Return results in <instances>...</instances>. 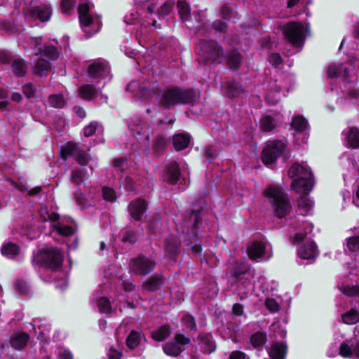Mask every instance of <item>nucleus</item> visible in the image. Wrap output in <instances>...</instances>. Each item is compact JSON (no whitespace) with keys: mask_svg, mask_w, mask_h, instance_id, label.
Masks as SVG:
<instances>
[{"mask_svg":"<svg viewBox=\"0 0 359 359\" xmlns=\"http://www.w3.org/2000/svg\"><path fill=\"white\" fill-rule=\"evenodd\" d=\"M327 75L332 79L343 76L347 79L349 77V70L347 67H343L341 65H331L328 67Z\"/></svg>","mask_w":359,"mask_h":359,"instance_id":"b1692460","label":"nucleus"},{"mask_svg":"<svg viewBox=\"0 0 359 359\" xmlns=\"http://www.w3.org/2000/svg\"><path fill=\"white\" fill-rule=\"evenodd\" d=\"M338 289L347 297H359V285H353L347 283H341L338 285Z\"/></svg>","mask_w":359,"mask_h":359,"instance_id":"c85d7f7f","label":"nucleus"},{"mask_svg":"<svg viewBox=\"0 0 359 359\" xmlns=\"http://www.w3.org/2000/svg\"><path fill=\"white\" fill-rule=\"evenodd\" d=\"M229 359H249L247 355L240 351H234L231 353Z\"/></svg>","mask_w":359,"mask_h":359,"instance_id":"0e129e2a","label":"nucleus"},{"mask_svg":"<svg viewBox=\"0 0 359 359\" xmlns=\"http://www.w3.org/2000/svg\"><path fill=\"white\" fill-rule=\"evenodd\" d=\"M163 284L161 276H154L143 284V289L147 291H155Z\"/></svg>","mask_w":359,"mask_h":359,"instance_id":"a878e982","label":"nucleus"},{"mask_svg":"<svg viewBox=\"0 0 359 359\" xmlns=\"http://www.w3.org/2000/svg\"><path fill=\"white\" fill-rule=\"evenodd\" d=\"M136 239V233L133 231H127L123 237L124 242L134 243Z\"/></svg>","mask_w":359,"mask_h":359,"instance_id":"69168bd1","label":"nucleus"},{"mask_svg":"<svg viewBox=\"0 0 359 359\" xmlns=\"http://www.w3.org/2000/svg\"><path fill=\"white\" fill-rule=\"evenodd\" d=\"M99 127V123L97 122L93 121L89 123L84 128V135L86 137H90L95 134V131Z\"/></svg>","mask_w":359,"mask_h":359,"instance_id":"4d7b16f0","label":"nucleus"},{"mask_svg":"<svg viewBox=\"0 0 359 359\" xmlns=\"http://www.w3.org/2000/svg\"><path fill=\"white\" fill-rule=\"evenodd\" d=\"M97 306L100 312L102 313H109L110 311V303L109 301L104 297L100 298L98 300Z\"/></svg>","mask_w":359,"mask_h":359,"instance_id":"6e6d98bb","label":"nucleus"},{"mask_svg":"<svg viewBox=\"0 0 359 359\" xmlns=\"http://www.w3.org/2000/svg\"><path fill=\"white\" fill-rule=\"evenodd\" d=\"M180 241L177 238L169 236L165 241V251L169 255H173L178 251Z\"/></svg>","mask_w":359,"mask_h":359,"instance_id":"cd10ccee","label":"nucleus"},{"mask_svg":"<svg viewBox=\"0 0 359 359\" xmlns=\"http://www.w3.org/2000/svg\"><path fill=\"white\" fill-rule=\"evenodd\" d=\"M196 53L205 62H215L223 55V50L214 41H201L197 46Z\"/></svg>","mask_w":359,"mask_h":359,"instance_id":"423d86ee","label":"nucleus"},{"mask_svg":"<svg viewBox=\"0 0 359 359\" xmlns=\"http://www.w3.org/2000/svg\"><path fill=\"white\" fill-rule=\"evenodd\" d=\"M182 323L187 330H193L196 328V323L194 318L188 314L184 315L182 317Z\"/></svg>","mask_w":359,"mask_h":359,"instance_id":"603ef678","label":"nucleus"},{"mask_svg":"<svg viewBox=\"0 0 359 359\" xmlns=\"http://www.w3.org/2000/svg\"><path fill=\"white\" fill-rule=\"evenodd\" d=\"M50 70V65L48 60L39 58L33 67L34 74L40 76H46Z\"/></svg>","mask_w":359,"mask_h":359,"instance_id":"393cba45","label":"nucleus"},{"mask_svg":"<svg viewBox=\"0 0 359 359\" xmlns=\"http://www.w3.org/2000/svg\"><path fill=\"white\" fill-rule=\"evenodd\" d=\"M29 340V336L25 332H16L11 338V345L15 349L24 348Z\"/></svg>","mask_w":359,"mask_h":359,"instance_id":"412c9836","label":"nucleus"},{"mask_svg":"<svg viewBox=\"0 0 359 359\" xmlns=\"http://www.w3.org/2000/svg\"><path fill=\"white\" fill-rule=\"evenodd\" d=\"M191 141V137L187 133H179L172 137V144L176 150L187 148Z\"/></svg>","mask_w":359,"mask_h":359,"instance_id":"5701e85b","label":"nucleus"},{"mask_svg":"<svg viewBox=\"0 0 359 359\" xmlns=\"http://www.w3.org/2000/svg\"><path fill=\"white\" fill-rule=\"evenodd\" d=\"M155 265L156 262L151 258L138 256L131 261L130 268L136 274L146 275L154 269Z\"/></svg>","mask_w":359,"mask_h":359,"instance_id":"9b49d317","label":"nucleus"},{"mask_svg":"<svg viewBox=\"0 0 359 359\" xmlns=\"http://www.w3.org/2000/svg\"><path fill=\"white\" fill-rule=\"evenodd\" d=\"M143 338L140 332L133 330L127 337L126 345L129 348L134 349L138 346Z\"/></svg>","mask_w":359,"mask_h":359,"instance_id":"7c9ffc66","label":"nucleus"},{"mask_svg":"<svg viewBox=\"0 0 359 359\" xmlns=\"http://www.w3.org/2000/svg\"><path fill=\"white\" fill-rule=\"evenodd\" d=\"M42 55L47 57L49 60H55L58 57V52L57 48L53 46H47L44 48Z\"/></svg>","mask_w":359,"mask_h":359,"instance_id":"09e8293b","label":"nucleus"},{"mask_svg":"<svg viewBox=\"0 0 359 359\" xmlns=\"http://www.w3.org/2000/svg\"><path fill=\"white\" fill-rule=\"evenodd\" d=\"M201 219L200 217V212L193 210L190 215L189 219L186 221V225L189 226V224L192 225L193 229H196L197 224Z\"/></svg>","mask_w":359,"mask_h":359,"instance_id":"8fccbe9b","label":"nucleus"},{"mask_svg":"<svg viewBox=\"0 0 359 359\" xmlns=\"http://www.w3.org/2000/svg\"><path fill=\"white\" fill-rule=\"evenodd\" d=\"M76 1L74 0H62L61 1V10L63 13L70 14L71 11L73 10Z\"/></svg>","mask_w":359,"mask_h":359,"instance_id":"3c124183","label":"nucleus"},{"mask_svg":"<svg viewBox=\"0 0 359 359\" xmlns=\"http://www.w3.org/2000/svg\"><path fill=\"white\" fill-rule=\"evenodd\" d=\"M346 143L353 148L359 147V130L357 128L352 127L348 129L346 137Z\"/></svg>","mask_w":359,"mask_h":359,"instance_id":"c756f323","label":"nucleus"},{"mask_svg":"<svg viewBox=\"0 0 359 359\" xmlns=\"http://www.w3.org/2000/svg\"><path fill=\"white\" fill-rule=\"evenodd\" d=\"M269 61L271 65L276 67L282 62V58L279 54L273 53L269 56Z\"/></svg>","mask_w":359,"mask_h":359,"instance_id":"e2e57ef3","label":"nucleus"},{"mask_svg":"<svg viewBox=\"0 0 359 359\" xmlns=\"http://www.w3.org/2000/svg\"><path fill=\"white\" fill-rule=\"evenodd\" d=\"M180 176V167L177 162L171 161L166 166L164 180L170 184H175L179 180Z\"/></svg>","mask_w":359,"mask_h":359,"instance_id":"f3484780","label":"nucleus"},{"mask_svg":"<svg viewBox=\"0 0 359 359\" xmlns=\"http://www.w3.org/2000/svg\"><path fill=\"white\" fill-rule=\"evenodd\" d=\"M285 149L286 144L281 140L268 141L262 151V162L267 166L271 165Z\"/></svg>","mask_w":359,"mask_h":359,"instance_id":"39448f33","label":"nucleus"},{"mask_svg":"<svg viewBox=\"0 0 359 359\" xmlns=\"http://www.w3.org/2000/svg\"><path fill=\"white\" fill-rule=\"evenodd\" d=\"M59 356L61 359H72L73 355L68 350H62L59 353Z\"/></svg>","mask_w":359,"mask_h":359,"instance_id":"774afa93","label":"nucleus"},{"mask_svg":"<svg viewBox=\"0 0 359 359\" xmlns=\"http://www.w3.org/2000/svg\"><path fill=\"white\" fill-rule=\"evenodd\" d=\"M128 212L131 217L135 220H140L147 209L146 201L142 199H137L128 205Z\"/></svg>","mask_w":359,"mask_h":359,"instance_id":"dca6fc26","label":"nucleus"},{"mask_svg":"<svg viewBox=\"0 0 359 359\" xmlns=\"http://www.w3.org/2000/svg\"><path fill=\"white\" fill-rule=\"evenodd\" d=\"M276 127V122L270 116H266L261 120V128L264 132H270Z\"/></svg>","mask_w":359,"mask_h":359,"instance_id":"37998d69","label":"nucleus"},{"mask_svg":"<svg viewBox=\"0 0 359 359\" xmlns=\"http://www.w3.org/2000/svg\"><path fill=\"white\" fill-rule=\"evenodd\" d=\"M39 214L43 221H50L52 224H53L60 218L58 214L54 212H50L46 206L42 207L40 209Z\"/></svg>","mask_w":359,"mask_h":359,"instance_id":"a19ab883","label":"nucleus"},{"mask_svg":"<svg viewBox=\"0 0 359 359\" xmlns=\"http://www.w3.org/2000/svg\"><path fill=\"white\" fill-rule=\"evenodd\" d=\"M265 304L266 308L271 312H276L279 309V306L277 302L272 299H267Z\"/></svg>","mask_w":359,"mask_h":359,"instance_id":"680f3d73","label":"nucleus"},{"mask_svg":"<svg viewBox=\"0 0 359 359\" xmlns=\"http://www.w3.org/2000/svg\"><path fill=\"white\" fill-rule=\"evenodd\" d=\"M97 90L92 85H83L79 88V95L86 100H91L97 97Z\"/></svg>","mask_w":359,"mask_h":359,"instance_id":"bb28decb","label":"nucleus"},{"mask_svg":"<svg viewBox=\"0 0 359 359\" xmlns=\"http://www.w3.org/2000/svg\"><path fill=\"white\" fill-rule=\"evenodd\" d=\"M122 356V353L114 349L110 348L108 353V357L109 359H120Z\"/></svg>","mask_w":359,"mask_h":359,"instance_id":"338daca9","label":"nucleus"},{"mask_svg":"<svg viewBox=\"0 0 359 359\" xmlns=\"http://www.w3.org/2000/svg\"><path fill=\"white\" fill-rule=\"evenodd\" d=\"M266 341V333L264 332H257L254 333L250 338V342L255 348L262 346L265 344Z\"/></svg>","mask_w":359,"mask_h":359,"instance_id":"e433bc0d","label":"nucleus"},{"mask_svg":"<svg viewBox=\"0 0 359 359\" xmlns=\"http://www.w3.org/2000/svg\"><path fill=\"white\" fill-rule=\"evenodd\" d=\"M166 143L167 142L165 137L162 136L156 137L153 145V149L154 152L157 154H161L165 149Z\"/></svg>","mask_w":359,"mask_h":359,"instance_id":"de8ad7c7","label":"nucleus"},{"mask_svg":"<svg viewBox=\"0 0 359 359\" xmlns=\"http://www.w3.org/2000/svg\"><path fill=\"white\" fill-rule=\"evenodd\" d=\"M241 57L236 51H232L229 53L227 59V63L231 69H237L241 63Z\"/></svg>","mask_w":359,"mask_h":359,"instance_id":"a18cd8bd","label":"nucleus"},{"mask_svg":"<svg viewBox=\"0 0 359 359\" xmlns=\"http://www.w3.org/2000/svg\"><path fill=\"white\" fill-rule=\"evenodd\" d=\"M16 290L21 294H27L29 291V287L27 284L22 280H18L15 283Z\"/></svg>","mask_w":359,"mask_h":359,"instance_id":"052dcab7","label":"nucleus"},{"mask_svg":"<svg viewBox=\"0 0 359 359\" xmlns=\"http://www.w3.org/2000/svg\"><path fill=\"white\" fill-rule=\"evenodd\" d=\"M305 31L306 27L299 22H289L283 27L285 38L290 43L297 46L303 43Z\"/></svg>","mask_w":359,"mask_h":359,"instance_id":"0eeeda50","label":"nucleus"},{"mask_svg":"<svg viewBox=\"0 0 359 359\" xmlns=\"http://www.w3.org/2000/svg\"><path fill=\"white\" fill-rule=\"evenodd\" d=\"M198 95L192 89H185L172 86L165 89L161 94L159 105L170 108L177 104H194Z\"/></svg>","mask_w":359,"mask_h":359,"instance_id":"f03ea898","label":"nucleus"},{"mask_svg":"<svg viewBox=\"0 0 359 359\" xmlns=\"http://www.w3.org/2000/svg\"><path fill=\"white\" fill-rule=\"evenodd\" d=\"M201 348L205 353L210 354L215 351V344L210 336L201 338Z\"/></svg>","mask_w":359,"mask_h":359,"instance_id":"58836bf2","label":"nucleus"},{"mask_svg":"<svg viewBox=\"0 0 359 359\" xmlns=\"http://www.w3.org/2000/svg\"><path fill=\"white\" fill-rule=\"evenodd\" d=\"M53 9L50 5L41 4L30 9L26 14L29 20H39L41 22H47L50 19Z\"/></svg>","mask_w":359,"mask_h":359,"instance_id":"ddd939ff","label":"nucleus"},{"mask_svg":"<svg viewBox=\"0 0 359 359\" xmlns=\"http://www.w3.org/2000/svg\"><path fill=\"white\" fill-rule=\"evenodd\" d=\"M247 252L252 260L268 259L271 256L267 250V244L262 241H255L249 243Z\"/></svg>","mask_w":359,"mask_h":359,"instance_id":"f8f14e48","label":"nucleus"},{"mask_svg":"<svg viewBox=\"0 0 359 359\" xmlns=\"http://www.w3.org/2000/svg\"><path fill=\"white\" fill-rule=\"evenodd\" d=\"M264 195L270 200L277 217L283 218L291 212L292 205L289 198L280 187L269 185L264 190Z\"/></svg>","mask_w":359,"mask_h":359,"instance_id":"7ed1b4c3","label":"nucleus"},{"mask_svg":"<svg viewBox=\"0 0 359 359\" xmlns=\"http://www.w3.org/2000/svg\"><path fill=\"white\" fill-rule=\"evenodd\" d=\"M342 321L347 325H354L359 321V312L355 309H351L342 315Z\"/></svg>","mask_w":359,"mask_h":359,"instance_id":"72a5a7b5","label":"nucleus"},{"mask_svg":"<svg viewBox=\"0 0 359 359\" xmlns=\"http://www.w3.org/2000/svg\"><path fill=\"white\" fill-rule=\"evenodd\" d=\"M339 354L344 358L359 359V341L346 340L339 346Z\"/></svg>","mask_w":359,"mask_h":359,"instance_id":"4468645a","label":"nucleus"},{"mask_svg":"<svg viewBox=\"0 0 359 359\" xmlns=\"http://www.w3.org/2000/svg\"><path fill=\"white\" fill-rule=\"evenodd\" d=\"M318 254L317 246L313 241L306 243L298 250V256L302 259H313Z\"/></svg>","mask_w":359,"mask_h":359,"instance_id":"a211bd4d","label":"nucleus"},{"mask_svg":"<svg viewBox=\"0 0 359 359\" xmlns=\"http://www.w3.org/2000/svg\"><path fill=\"white\" fill-rule=\"evenodd\" d=\"M175 0H157V3L160 5L158 12L160 14L165 15L171 11Z\"/></svg>","mask_w":359,"mask_h":359,"instance_id":"49530a36","label":"nucleus"},{"mask_svg":"<svg viewBox=\"0 0 359 359\" xmlns=\"http://www.w3.org/2000/svg\"><path fill=\"white\" fill-rule=\"evenodd\" d=\"M174 339V341L167 343L163 346V351L168 355H179L184 350V346L191 343L190 339L182 334H177Z\"/></svg>","mask_w":359,"mask_h":359,"instance_id":"9d476101","label":"nucleus"},{"mask_svg":"<svg viewBox=\"0 0 359 359\" xmlns=\"http://www.w3.org/2000/svg\"><path fill=\"white\" fill-rule=\"evenodd\" d=\"M92 6L88 3L81 4L78 6L81 27L89 35L97 32L101 26L100 20L93 18L90 14Z\"/></svg>","mask_w":359,"mask_h":359,"instance_id":"20e7f679","label":"nucleus"},{"mask_svg":"<svg viewBox=\"0 0 359 359\" xmlns=\"http://www.w3.org/2000/svg\"><path fill=\"white\" fill-rule=\"evenodd\" d=\"M302 224L304 226L303 227V232L299 231L296 233L293 236H291V239L294 243H298L304 240L306 235L308 233H310L313 228V226L311 223H309L306 221L302 222Z\"/></svg>","mask_w":359,"mask_h":359,"instance_id":"473e14b6","label":"nucleus"},{"mask_svg":"<svg viewBox=\"0 0 359 359\" xmlns=\"http://www.w3.org/2000/svg\"><path fill=\"white\" fill-rule=\"evenodd\" d=\"M49 104L55 108H62L66 104V101L61 94L52 95L48 97Z\"/></svg>","mask_w":359,"mask_h":359,"instance_id":"c03bdc74","label":"nucleus"},{"mask_svg":"<svg viewBox=\"0 0 359 359\" xmlns=\"http://www.w3.org/2000/svg\"><path fill=\"white\" fill-rule=\"evenodd\" d=\"M102 196L104 200L110 202H114L116 199L115 191L109 187H104L102 189Z\"/></svg>","mask_w":359,"mask_h":359,"instance_id":"864d4df0","label":"nucleus"},{"mask_svg":"<svg viewBox=\"0 0 359 359\" xmlns=\"http://www.w3.org/2000/svg\"><path fill=\"white\" fill-rule=\"evenodd\" d=\"M287 351V346L285 343L275 342L271 344L269 355L271 359H285Z\"/></svg>","mask_w":359,"mask_h":359,"instance_id":"aec40b11","label":"nucleus"},{"mask_svg":"<svg viewBox=\"0 0 359 359\" xmlns=\"http://www.w3.org/2000/svg\"><path fill=\"white\" fill-rule=\"evenodd\" d=\"M11 67L13 73L17 76H22L26 73L27 67L22 59L14 60Z\"/></svg>","mask_w":359,"mask_h":359,"instance_id":"c9c22d12","label":"nucleus"},{"mask_svg":"<svg viewBox=\"0 0 359 359\" xmlns=\"http://www.w3.org/2000/svg\"><path fill=\"white\" fill-rule=\"evenodd\" d=\"M88 74L93 78H104L109 73L108 64L103 60H98L90 65Z\"/></svg>","mask_w":359,"mask_h":359,"instance_id":"2eb2a0df","label":"nucleus"},{"mask_svg":"<svg viewBox=\"0 0 359 359\" xmlns=\"http://www.w3.org/2000/svg\"><path fill=\"white\" fill-rule=\"evenodd\" d=\"M177 6L182 20L183 21H187L190 15L188 4L184 0H178Z\"/></svg>","mask_w":359,"mask_h":359,"instance_id":"79ce46f5","label":"nucleus"},{"mask_svg":"<svg viewBox=\"0 0 359 359\" xmlns=\"http://www.w3.org/2000/svg\"><path fill=\"white\" fill-rule=\"evenodd\" d=\"M224 88L225 93L230 97H236L241 92L240 83L235 81L228 82Z\"/></svg>","mask_w":359,"mask_h":359,"instance_id":"ea45409f","label":"nucleus"},{"mask_svg":"<svg viewBox=\"0 0 359 359\" xmlns=\"http://www.w3.org/2000/svg\"><path fill=\"white\" fill-rule=\"evenodd\" d=\"M1 252L6 258L13 259L19 255L20 249L17 244L8 242L2 245Z\"/></svg>","mask_w":359,"mask_h":359,"instance_id":"4be33fe9","label":"nucleus"},{"mask_svg":"<svg viewBox=\"0 0 359 359\" xmlns=\"http://www.w3.org/2000/svg\"><path fill=\"white\" fill-rule=\"evenodd\" d=\"M53 229L61 236H69L73 233V229L68 225L63 224L59 219L52 224Z\"/></svg>","mask_w":359,"mask_h":359,"instance_id":"f704fd0d","label":"nucleus"},{"mask_svg":"<svg viewBox=\"0 0 359 359\" xmlns=\"http://www.w3.org/2000/svg\"><path fill=\"white\" fill-rule=\"evenodd\" d=\"M23 93L25 95L29 98L34 95L36 88L31 83H27L23 86Z\"/></svg>","mask_w":359,"mask_h":359,"instance_id":"bf43d9fd","label":"nucleus"},{"mask_svg":"<svg viewBox=\"0 0 359 359\" xmlns=\"http://www.w3.org/2000/svg\"><path fill=\"white\" fill-rule=\"evenodd\" d=\"M158 88L152 86L150 88H142L141 90V95L143 98L150 99L152 98L155 95L158 93Z\"/></svg>","mask_w":359,"mask_h":359,"instance_id":"5fc2aeb1","label":"nucleus"},{"mask_svg":"<svg viewBox=\"0 0 359 359\" xmlns=\"http://www.w3.org/2000/svg\"><path fill=\"white\" fill-rule=\"evenodd\" d=\"M291 126L297 131H304L309 125L307 121L302 116L298 115L292 118Z\"/></svg>","mask_w":359,"mask_h":359,"instance_id":"4c0bfd02","label":"nucleus"},{"mask_svg":"<svg viewBox=\"0 0 359 359\" xmlns=\"http://www.w3.org/2000/svg\"><path fill=\"white\" fill-rule=\"evenodd\" d=\"M130 128L133 132L134 135L135 133L137 135L142 134L145 135L146 140H148L149 133H147V128L145 126H142L140 127L139 126H134L133 127L130 126Z\"/></svg>","mask_w":359,"mask_h":359,"instance_id":"13d9d810","label":"nucleus"},{"mask_svg":"<svg viewBox=\"0 0 359 359\" xmlns=\"http://www.w3.org/2000/svg\"><path fill=\"white\" fill-rule=\"evenodd\" d=\"M290 178L297 177L292 183V189L302 194L297 201L298 209L303 216L312 214L313 202L306 196L314 184L313 174L306 165L294 163L288 171Z\"/></svg>","mask_w":359,"mask_h":359,"instance_id":"f257e3e1","label":"nucleus"},{"mask_svg":"<svg viewBox=\"0 0 359 359\" xmlns=\"http://www.w3.org/2000/svg\"><path fill=\"white\" fill-rule=\"evenodd\" d=\"M61 156L65 159L72 156L78 163L83 166L87 165L89 162L87 153L81 149L78 144L72 142H68L61 149Z\"/></svg>","mask_w":359,"mask_h":359,"instance_id":"6e6552de","label":"nucleus"},{"mask_svg":"<svg viewBox=\"0 0 359 359\" xmlns=\"http://www.w3.org/2000/svg\"><path fill=\"white\" fill-rule=\"evenodd\" d=\"M90 172L87 171L86 168L82 167L75 168L72 171L70 181L76 186L81 185L82 182L90 177L93 173V168H89Z\"/></svg>","mask_w":359,"mask_h":359,"instance_id":"6ab92c4d","label":"nucleus"},{"mask_svg":"<svg viewBox=\"0 0 359 359\" xmlns=\"http://www.w3.org/2000/svg\"><path fill=\"white\" fill-rule=\"evenodd\" d=\"M40 258L45 266L53 270L58 269L63 262L61 252L57 248H47L40 252Z\"/></svg>","mask_w":359,"mask_h":359,"instance_id":"1a4fd4ad","label":"nucleus"},{"mask_svg":"<svg viewBox=\"0 0 359 359\" xmlns=\"http://www.w3.org/2000/svg\"><path fill=\"white\" fill-rule=\"evenodd\" d=\"M170 329L168 325H163L158 330L151 332V337L157 341H162L167 339L170 334Z\"/></svg>","mask_w":359,"mask_h":359,"instance_id":"2f4dec72","label":"nucleus"}]
</instances>
